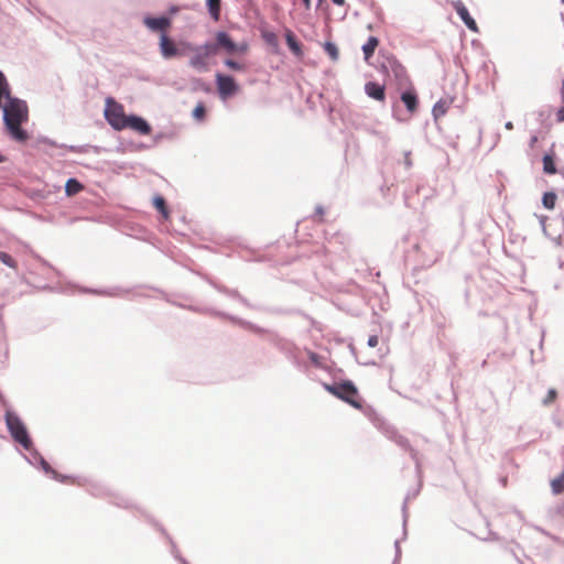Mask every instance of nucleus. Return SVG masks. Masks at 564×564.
Listing matches in <instances>:
<instances>
[{"label":"nucleus","mask_w":564,"mask_h":564,"mask_svg":"<svg viewBox=\"0 0 564 564\" xmlns=\"http://www.w3.org/2000/svg\"><path fill=\"white\" fill-rule=\"evenodd\" d=\"M205 59L206 57L202 54V52L196 50L195 54L189 58L188 64L191 67L204 72L207 69V63Z\"/></svg>","instance_id":"nucleus-30"},{"label":"nucleus","mask_w":564,"mask_h":564,"mask_svg":"<svg viewBox=\"0 0 564 564\" xmlns=\"http://www.w3.org/2000/svg\"><path fill=\"white\" fill-rule=\"evenodd\" d=\"M205 6L210 18L218 21L221 11V0H205Z\"/></svg>","instance_id":"nucleus-29"},{"label":"nucleus","mask_w":564,"mask_h":564,"mask_svg":"<svg viewBox=\"0 0 564 564\" xmlns=\"http://www.w3.org/2000/svg\"><path fill=\"white\" fill-rule=\"evenodd\" d=\"M324 51L332 58V61H337L339 57L338 47L334 42L326 41L324 43Z\"/></svg>","instance_id":"nucleus-40"},{"label":"nucleus","mask_w":564,"mask_h":564,"mask_svg":"<svg viewBox=\"0 0 564 564\" xmlns=\"http://www.w3.org/2000/svg\"><path fill=\"white\" fill-rule=\"evenodd\" d=\"M3 126L9 137L19 142L24 143L29 139V132L22 127V123L10 122L8 115L3 118Z\"/></svg>","instance_id":"nucleus-12"},{"label":"nucleus","mask_w":564,"mask_h":564,"mask_svg":"<svg viewBox=\"0 0 564 564\" xmlns=\"http://www.w3.org/2000/svg\"><path fill=\"white\" fill-rule=\"evenodd\" d=\"M372 133L377 137H380L382 139L383 142H387L388 141V138L386 135H383L381 132L379 131H376L373 130Z\"/></svg>","instance_id":"nucleus-63"},{"label":"nucleus","mask_w":564,"mask_h":564,"mask_svg":"<svg viewBox=\"0 0 564 564\" xmlns=\"http://www.w3.org/2000/svg\"><path fill=\"white\" fill-rule=\"evenodd\" d=\"M259 308L258 310H262L269 314H273V315H291V314H294L296 311L295 310H292V308H282V307H260L258 306Z\"/></svg>","instance_id":"nucleus-41"},{"label":"nucleus","mask_w":564,"mask_h":564,"mask_svg":"<svg viewBox=\"0 0 564 564\" xmlns=\"http://www.w3.org/2000/svg\"><path fill=\"white\" fill-rule=\"evenodd\" d=\"M384 435L387 436V438L394 443L397 436H399L400 433L394 427L389 426L384 430Z\"/></svg>","instance_id":"nucleus-51"},{"label":"nucleus","mask_w":564,"mask_h":564,"mask_svg":"<svg viewBox=\"0 0 564 564\" xmlns=\"http://www.w3.org/2000/svg\"><path fill=\"white\" fill-rule=\"evenodd\" d=\"M379 338L377 335H370L367 340V345L371 348L378 345Z\"/></svg>","instance_id":"nucleus-56"},{"label":"nucleus","mask_w":564,"mask_h":564,"mask_svg":"<svg viewBox=\"0 0 564 564\" xmlns=\"http://www.w3.org/2000/svg\"><path fill=\"white\" fill-rule=\"evenodd\" d=\"M323 388L329 392L330 394H333L334 397H336V393L338 391V382H333V383H326L324 382L323 383Z\"/></svg>","instance_id":"nucleus-52"},{"label":"nucleus","mask_w":564,"mask_h":564,"mask_svg":"<svg viewBox=\"0 0 564 564\" xmlns=\"http://www.w3.org/2000/svg\"><path fill=\"white\" fill-rule=\"evenodd\" d=\"M148 521L158 530L160 531L167 540V542L171 545V554L172 556L180 563V564H188L187 560L183 557L177 549L176 543L172 539V536L166 532V530L152 517H148Z\"/></svg>","instance_id":"nucleus-17"},{"label":"nucleus","mask_w":564,"mask_h":564,"mask_svg":"<svg viewBox=\"0 0 564 564\" xmlns=\"http://www.w3.org/2000/svg\"><path fill=\"white\" fill-rule=\"evenodd\" d=\"M215 40L217 42L218 50L221 48L228 54H236V42L227 31H217Z\"/></svg>","instance_id":"nucleus-21"},{"label":"nucleus","mask_w":564,"mask_h":564,"mask_svg":"<svg viewBox=\"0 0 564 564\" xmlns=\"http://www.w3.org/2000/svg\"><path fill=\"white\" fill-rule=\"evenodd\" d=\"M284 39H285V44L289 47V50L292 52V54L296 58H300V59L303 58V56H304L303 46H302L301 42L299 41V39L296 37V35L294 34V32L290 29H286L284 32Z\"/></svg>","instance_id":"nucleus-22"},{"label":"nucleus","mask_w":564,"mask_h":564,"mask_svg":"<svg viewBox=\"0 0 564 564\" xmlns=\"http://www.w3.org/2000/svg\"><path fill=\"white\" fill-rule=\"evenodd\" d=\"M11 94V87L4 73L0 69V107H2V99L9 97Z\"/></svg>","instance_id":"nucleus-33"},{"label":"nucleus","mask_w":564,"mask_h":564,"mask_svg":"<svg viewBox=\"0 0 564 564\" xmlns=\"http://www.w3.org/2000/svg\"><path fill=\"white\" fill-rule=\"evenodd\" d=\"M555 117L557 122L564 121V101L563 105L556 110Z\"/></svg>","instance_id":"nucleus-55"},{"label":"nucleus","mask_w":564,"mask_h":564,"mask_svg":"<svg viewBox=\"0 0 564 564\" xmlns=\"http://www.w3.org/2000/svg\"><path fill=\"white\" fill-rule=\"evenodd\" d=\"M104 115L106 121L113 130L121 131L124 129L128 115L124 113L123 106L116 101L112 97H108L106 99Z\"/></svg>","instance_id":"nucleus-4"},{"label":"nucleus","mask_w":564,"mask_h":564,"mask_svg":"<svg viewBox=\"0 0 564 564\" xmlns=\"http://www.w3.org/2000/svg\"><path fill=\"white\" fill-rule=\"evenodd\" d=\"M207 58L215 55L218 52L217 42H205L204 44L196 47Z\"/></svg>","instance_id":"nucleus-35"},{"label":"nucleus","mask_w":564,"mask_h":564,"mask_svg":"<svg viewBox=\"0 0 564 564\" xmlns=\"http://www.w3.org/2000/svg\"><path fill=\"white\" fill-rule=\"evenodd\" d=\"M542 163L545 174L553 175L557 172L553 153H545L542 158Z\"/></svg>","instance_id":"nucleus-31"},{"label":"nucleus","mask_w":564,"mask_h":564,"mask_svg":"<svg viewBox=\"0 0 564 564\" xmlns=\"http://www.w3.org/2000/svg\"><path fill=\"white\" fill-rule=\"evenodd\" d=\"M388 57H389V52L381 50L379 52L378 59H377L378 64L376 65L377 69L384 76L389 75Z\"/></svg>","instance_id":"nucleus-32"},{"label":"nucleus","mask_w":564,"mask_h":564,"mask_svg":"<svg viewBox=\"0 0 564 564\" xmlns=\"http://www.w3.org/2000/svg\"><path fill=\"white\" fill-rule=\"evenodd\" d=\"M45 475L50 476L52 479L58 481V482H66L68 479H70L72 477L68 476V475H63V474H59L58 471H56L53 467H52V471H46Z\"/></svg>","instance_id":"nucleus-45"},{"label":"nucleus","mask_w":564,"mask_h":564,"mask_svg":"<svg viewBox=\"0 0 564 564\" xmlns=\"http://www.w3.org/2000/svg\"><path fill=\"white\" fill-rule=\"evenodd\" d=\"M557 395V392L555 389H549L546 397L543 399V404L549 405L551 404Z\"/></svg>","instance_id":"nucleus-50"},{"label":"nucleus","mask_w":564,"mask_h":564,"mask_svg":"<svg viewBox=\"0 0 564 564\" xmlns=\"http://www.w3.org/2000/svg\"><path fill=\"white\" fill-rule=\"evenodd\" d=\"M416 490V488L414 489H411L406 492V496L404 498V501L402 503V516H403V535L405 536L406 534V531H405V524H406V520H408V502L410 499L412 498H415L416 496H413V492Z\"/></svg>","instance_id":"nucleus-37"},{"label":"nucleus","mask_w":564,"mask_h":564,"mask_svg":"<svg viewBox=\"0 0 564 564\" xmlns=\"http://www.w3.org/2000/svg\"><path fill=\"white\" fill-rule=\"evenodd\" d=\"M365 94L373 100L384 101L386 86L384 84H379L378 82H367L365 84Z\"/></svg>","instance_id":"nucleus-23"},{"label":"nucleus","mask_w":564,"mask_h":564,"mask_svg":"<svg viewBox=\"0 0 564 564\" xmlns=\"http://www.w3.org/2000/svg\"><path fill=\"white\" fill-rule=\"evenodd\" d=\"M28 454H22L23 458L33 467L40 468L45 474L52 471V466L41 455V453L34 447V444L30 449H25Z\"/></svg>","instance_id":"nucleus-13"},{"label":"nucleus","mask_w":564,"mask_h":564,"mask_svg":"<svg viewBox=\"0 0 564 564\" xmlns=\"http://www.w3.org/2000/svg\"><path fill=\"white\" fill-rule=\"evenodd\" d=\"M206 106L203 101L197 102V105L192 110V118L196 121H203L206 118Z\"/></svg>","instance_id":"nucleus-36"},{"label":"nucleus","mask_w":564,"mask_h":564,"mask_svg":"<svg viewBox=\"0 0 564 564\" xmlns=\"http://www.w3.org/2000/svg\"><path fill=\"white\" fill-rule=\"evenodd\" d=\"M268 341L273 345L281 354L285 356L295 367L301 368L302 364L300 361V349L299 347L290 339L282 337L276 332L270 333V337Z\"/></svg>","instance_id":"nucleus-3"},{"label":"nucleus","mask_w":564,"mask_h":564,"mask_svg":"<svg viewBox=\"0 0 564 564\" xmlns=\"http://www.w3.org/2000/svg\"><path fill=\"white\" fill-rule=\"evenodd\" d=\"M400 99L403 102L405 109L410 113H413L417 110L419 97H417L415 88L412 85H410L406 89H404L401 93Z\"/></svg>","instance_id":"nucleus-20"},{"label":"nucleus","mask_w":564,"mask_h":564,"mask_svg":"<svg viewBox=\"0 0 564 564\" xmlns=\"http://www.w3.org/2000/svg\"><path fill=\"white\" fill-rule=\"evenodd\" d=\"M202 278L210 285L213 286L215 290H217L219 293L221 294H225L227 296H229L230 299H234V300H237L239 303H241L243 306L248 307V308H259L257 305H253L252 303H250L248 301L247 297H245L243 295H241L239 293L238 290L236 289H229L227 288L226 285L221 284V283H218L217 281H215L214 279H212L210 276L204 274L202 275Z\"/></svg>","instance_id":"nucleus-8"},{"label":"nucleus","mask_w":564,"mask_h":564,"mask_svg":"<svg viewBox=\"0 0 564 564\" xmlns=\"http://www.w3.org/2000/svg\"><path fill=\"white\" fill-rule=\"evenodd\" d=\"M486 527L488 529L487 535L486 536H481L480 539L482 541H498L499 540V535L496 532H494L492 530L489 529L490 523H489V521L487 519H486Z\"/></svg>","instance_id":"nucleus-49"},{"label":"nucleus","mask_w":564,"mask_h":564,"mask_svg":"<svg viewBox=\"0 0 564 564\" xmlns=\"http://www.w3.org/2000/svg\"><path fill=\"white\" fill-rule=\"evenodd\" d=\"M315 213L319 216L324 215L325 210H324V207L322 205H317L315 207Z\"/></svg>","instance_id":"nucleus-62"},{"label":"nucleus","mask_w":564,"mask_h":564,"mask_svg":"<svg viewBox=\"0 0 564 564\" xmlns=\"http://www.w3.org/2000/svg\"><path fill=\"white\" fill-rule=\"evenodd\" d=\"M451 102H452V99L446 100V99L441 98L440 100H437L434 104V106L432 108V116L435 121H437L438 118L443 117L446 113Z\"/></svg>","instance_id":"nucleus-28"},{"label":"nucleus","mask_w":564,"mask_h":564,"mask_svg":"<svg viewBox=\"0 0 564 564\" xmlns=\"http://www.w3.org/2000/svg\"><path fill=\"white\" fill-rule=\"evenodd\" d=\"M152 205L165 220L169 219L170 210L167 207L166 199L162 195H160V194L154 195L152 198Z\"/></svg>","instance_id":"nucleus-26"},{"label":"nucleus","mask_w":564,"mask_h":564,"mask_svg":"<svg viewBox=\"0 0 564 564\" xmlns=\"http://www.w3.org/2000/svg\"><path fill=\"white\" fill-rule=\"evenodd\" d=\"M410 155H411V151H406L404 152V160H403V163L405 165L406 169H410L412 166V161L410 159Z\"/></svg>","instance_id":"nucleus-58"},{"label":"nucleus","mask_w":564,"mask_h":564,"mask_svg":"<svg viewBox=\"0 0 564 564\" xmlns=\"http://www.w3.org/2000/svg\"><path fill=\"white\" fill-rule=\"evenodd\" d=\"M551 488L555 495L564 492V471L551 480Z\"/></svg>","instance_id":"nucleus-38"},{"label":"nucleus","mask_w":564,"mask_h":564,"mask_svg":"<svg viewBox=\"0 0 564 564\" xmlns=\"http://www.w3.org/2000/svg\"><path fill=\"white\" fill-rule=\"evenodd\" d=\"M408 452L410 453V456H411L412 460L414 462L415 475L417 478L416 490L413 492V496H417L421 491L422 484H423L422 463H421L420 454L415 448L412 447Z\"/></svg>","instance_id":"nucleus-24"},{"label":"nucleus","mask_w":564,"mask_h":564,"mask_svg":"<svg viewBox=\"0 0 564 564\" xmlns=\"http://www.w3.org/2000/svg\"><path fill=\"white\" fill-rule=\"evenodd\" d=\"M453 8L469 31L478 32V25L463 1L457 0L453 2Z\"/></svg>","instance_id":"nucleus-16"},{"label":"nucleus","mask_w":564,"mask_h":564,"mask_svg":"<svg viewBox=\"0 0 564 564\" xmlns=\"http://www.w3.org/2000/svg\"><path fill=\"white\" fill-rule=\"evenodd\" d=\"M159 48L161 55L165 59L176 57L181 54V51L177 47L175 41L169 36L167 32H162L160 35Z\"/></svg>","instance_id":"nucleus-10"},{"label":"nucleus","mask_w":564,"mask_h":564,"mask_svg":"<svg viewBox=\"0 0 564 564\" xmlns=\"http://www.w3.org/2000/svg\"><path fill=\"white\" fill-rule=\"evenodd\" d=\"M131 129L142 135H148L152 131L151 124L141 116L135 113L128 115L127 122L124 124V129Z\"/></svg>","instance_id":"nucleus-14"},{"label":"nucleus","mask_w":564,"mask_h":564,"mask_svg":"<svg viewBox=\"0 0 564 564\" xmlns=\"http://www.w3.org/2000/svg\"><path fill=\"white\" fill-rule=\"evenodd\" d=\"M509 551V553L513 556V558L519 563V564H522L523 561L521 560V557L517 554L516 550L513 547H508L507 549Z\"/></svg>","instance_id":"nucleus-59"},{"label":"nucleus","mask_w":564,"mask_h":564,"mask_svg":"<svg viewBox=\"0 0 564 564\" xmlns=\"http://www.w3.org/2000/svg\"><path fill=\"white\" fill-rule=\"evenodd\" d=\"M336 398L355 409L359 410L362 408V401L359 397L358 389L356 384L349 379H345L338 382V391L336 393Z\"/></svg>","instance_id":"nucleus-5"},{"label":"nucleus","mask_w":564,"mask_h":564,"mask_svg":"<svg viewBox=\"0 0 564 564\" xmlns=\"http://www.w3.org/2000/svg\"><path fill=\"white\" fill-rule=\"evenodd\" d=\"M84 188V185L82 182H79L77 178L75 177H69L67 178L66 183H65V186H64V189H65V194L66 196L70 197V196H74L76 194H78L82 189Z\"/></svg>","instance_id":"nucleus-27"},{"label":"nucleus","mask_w":564,"mask_h":564,"mask_svg":"<svg viewBox=\"0 0 564 564\" xmlns=\"http://www.w3.org/2000/svg\"><path fill=\"white\" fill-rule=\"evenodd\" d=\"M36 144H46V145H50V147H53V148H58V145L61 143H57L56 141H54L53 139H51L48 137L39 135L36 138Z\"/></svg>","instance_id":"nucleus-47"},{"label":"nucleus","mask_w":564,"mask_h":564,"mask_svg":"<svg viewBox=\"0 0 564 564\" xmlns=\"http://www.w3.org/2000/svg\"><path fill=\"white\" fill-rule=\"evenodd\" d=\"M263 41L273 48V52H278L279 50V41L278 36L274 32H263L262 33Z\"/></svg>","instance_id":"nucleus-39"},{"label":"nucleus","mask_w":564,"mask_h":564,"mask_svg":"<svg viewBox=\"0 0 564 564\" xmlns=\"http://www.w3.org/2000/svg\"><path fill=\"white\" fill-rule=\"evenodd\" d=\"M307 355H308L311 362L314 366L321 367V356L318 354H316L315 351H312V350H307Z\"/></svg>","instance_id":"nucleus-53"},{"label":"nucleus","mask_w":564,"mask_h":564,"mask_svg":"<svg viewBox=\"0 0 564 564\" xmlns=\"http://www.w3.org/2000/svg\"><path fill=\"white\" fill-rule=\"evenodd\" d=\"M167 11L170 14H176L180 11V8L175 4H171Z\"/></svg>","instance_id":"nucleus-61"},{"label":"nucleus","mask_w":564,"mask_h":564,"mask_svg":"<svg viewBox=\"0 0 564 564\" xmlns=\"http://www.w3.org/2000/svg\"><path fill=\"white\" fill-rule=\"evenodd\" d=\"M4 99L6 102H2V107H0L2 110V119L8 115L10 122H26L29 119V108L26 101L12 95Z\"/></svg>","instance_id":"nucleus-2"},{"label":"nucleus","mask_w":564,"mask_h":564,"mask_svg":"<svg viewBox=\"0 0 564 564\" xmlns=\"http://www.w3.org/2000/svg\"><path fill=\"white\" fill-rule=\"evenodd\" d=\"M379 45V39L375 35H370L365 44L361 46L364 58L369 62L370 57L373 56L377 46Z\"/></svg>","instance_id":"nucleus-25"},{"label":"nucleus","mask_w":564,"mask_h":564,"mask_svg":"<svg viewBox=\"0 0 564 564\" xmlns=\"http://www.w3.org/2000/svg\"><path fill=\"white\" fill-rule=\"evenodd\" d=\"M248 50V44L246 42L243 43H236V53H245Z\"/></svg>","instance_id":"nucleus-57"},{"label":"nucleus","mask_w":564,"mask_h":564,"mask_svg":"<svg viewBox=\"0 0 564 564\" xmlns=\"http://www.w3.org/2000/svg\"><path fill=\"white\" fill-rule=\"evenodd\" d=\"M394 443H395L400 448H402V449H404V451H406V452H408L410 448H412V446H411V444H410L409 440H408L405 436L401 435V434H400L399 436H397V438H395Z\"/></svg>","instance_id":"nucleus-46"},{"label":"nucleus","mask_w":564,"mask_h":564,"mask_svg":"<svg viewBox=\"0 0 564 564\" xmlns=\"http://www.w3.org/2000/svg\"><path fill=\"white\" fill-rule=\"evenodd\" d=\"M556 193L554 191H547L543 193L542 205L544 208L552 210L556 204Z\"/></svg>","instance_id":"nucleus-34"},{"label":"nucleus","mask_w":564,"mask_h":564,"mask_svg":"<svg viewBox=\"0 0 564 564\" xmlns=\"http://www.w3.org/2000/svg\"><path fill=\"white\" fill-rule=\"evenodd\" d=\"M215 85L217 88L218 96L221 100H227L230 97L235 96L239 89L240 86L234 78V76L229 74H223L220 72H217L215 74Z\"/></svg>","instance_id":"nucleus-7"},{"label":"nucleus","mask_w":564,"mask_h":564,"mask_svg":"<svg viewBox=\"0 0 564 564\" xmlns=\"http://www.w3.org/2000/svg\"><path fill=\"white\" fill-rule=\"evenodd\" d=\"M547 217L546 216H540L539 217V221H540V225L542 227V230L544 234H546V228H545V221H546Z\"/></svg>","instance_id":"nucleus-60"},{"label":"nucleus","mask_w":564,"mask_h":564,"mask_svg":"<svg viewBox=\"0 0 564 564\" xmlns=\"http://www.w3.org/2000/svg\"><path fill=\"white\" fill-rule=\"evenodd\" d=\"M0 261L9 268H15V265H17V262L13 259V257L10 253L4 252V251H0Z\"/></svg>","instance_id":"nucleus-44"},{"label":"nucleus","mask_w":564,"mask_h":564,"mask_svg":"<svg viewBox=\"0 0 564 564\" xmlns=\"http://www.w3.org/2000/svg\"><path fill=\"white\" fill-rule=\"evenodd\" d=\"M165 300L169 303H172L173 305H176V306L182 307V308H186V310H188L191 312H194V313L208 314L210 316L220 317V318H224V319H227V316H228V313L219 311V310H216V308H213V307H203V306H196V305H187L186 306V305H183L181 303H176L174 301H171L166 295H165Z\"/></svg>","instance_id":"nucleus-19"},{"label":"nucleus","mask_w":564,"mask_h":564,"mask_svg":"<svg viewBox=\"0 0 564 564\" xmlns=\"http://www.w3.org/2000/svg\"><path fill=\"white\" fill-rule=\"evenodd\" d=\"M388 68L389 75L392 74L399 85H404L410 82L405 67L391 53H389L388 57Z\"/></svg>","instance_id":"nucleus-11"},{"label":"nucleus","mask_w":564,"mask_h":564,"mask_svg":"<svg viewBox=\"0 0 564 564\" xmlns=\"http://www.w3.org/2000/svg\"><path fill=\"white\" fill-rule=\"evenodd\" d=\"M143 24L152 32H167V29L172 25V18L170 15H145L143 18Z\"/></svg>","instance_id":"nucleus-9"},{"label":"nucleus","mask_w":564,"mask_h":564,"mask_svg":"<svg viewBox=\"0 0 564 564\" xmlns=\"http://www.w3.org/2000/svg\"><path fill=\"white\" fill-rule=\"evenodd\" d=\"M83 293L108 296V297H123L131 292V289L122 286H111L107 289L82 288Z\"/></svg>","instance_id":"nucleus-15"},{"label":"nucleus","mask_w":564,"mask_h":564,"mask_svg":"<svg viewBox=\"0 0 564 564\" xmlns=\"http://www.w3.org/2000/svg\"><path fill=\"white\" fill-rule=\"evenodd\" d=\"M350 241V238L349 236H347L346 234H343V232H334L332 235V238L329 239V243L332 242H338L340 245H343L344 247H346Z\"/></svg>","instance_id":"nucleus-43"},{"label":"nucleus","mask_w":564,"mask_h":564,"mask_svg":"<svg viewBox=\"0 0 564 564\" xmlns=\"http://www.w3.org/2000/svg\"><path fill=\"white\" fill-rule=\"evenodd\" d=\"M6 427L14 443L23 449H30L33 445L31 434L20 415L11 409L4 413Z\"/></svg>","instance_id":"nucleus-1"},{"label":"nucleus","mask_w":564,"mask_h":564,"mask_svg":"<svg viewBox=\"0 0 564 564\" xmlns=\"http://www.w3.org/2000/svg\"><path fill=\"white\" fill-rule=\"evenodd\" d=\"M90 492H91V495L98 496V497L109 496L111 505H113V506H116L118 508H123V509L135 508L147 519H148V517H150L149 514L145 513L144 510L138 508L130 498L124 497V496L119 495V494H110L109 490L106 487H104V486L94 485V486H91Z\"/></svg>","instance_id":"nucleus-6"},{"label":"nucleus","mask_w":564,"mask_h":564,"mask_svg":"<svg viewBox=\"0 0 564 564\" xmlns=\"http://www.w3.org/2000/svg\"><path fill=\"white\" fill-rule=\"evenodd\" d=\"M58 149H65L69 152L74 153H86L89 149V144H83V145H67L65 143H61L58 145Z\"/></svg>","instance_id":"nucleus-42"},{"label":"nucleus","mask_w":564,"mask_h":564,"mask_svg":"<svg viewBox=\"0 0 564 564\" xmlns=\"http://www.w3.org/2000/svg\"><path fill=\"white\" fill-rule=\"evenodd\" d=\"M227 319L230 321L231 323L245 328V329H248L250 332H253L254 334H258V335H267V339L270 337V333H274V330H270V329H267V328H263L252 322H249L247 319H243V318H240L236 315H231L228 313V316H227Z\"/></svg>","instance_id":"nucleus-18"},{"label":"nucleus","mask_w":564,"mask_h":564,"mask_svg":"<svg viewBox=\"0 0 564 564\" xmlns=\"http://www.w3.org/2000/svg\"><path fill=\"white\" fill-rule=\"evenodd\" d=\"M394 551H395V554H394V560H393L392 564H400L401 547H400V541L399 540L394 541Z\"/></svg>","instance_id":"nucleus-54"},{"label":"nucleus","mask_w":564,"mask_h":564,"mask_svg":"<svg viewBox=\"0 0 564 564\" xmlns=\"http://www.w3.org/2000/svg\"><path fill=\"white\" fill-rule=\"evenodd\" d=\"M224 65L232 70H242L243 65L232 58H226Z\"/></svg>","instance_id":"nucleus-48"},{"label":"nucleus","mask_w":564,"mask_h":564,"mask_svg":"<svg viewBox=\"0 0 564 564\" xmlns=\"http://www.w3.org/2000/svg\"><path fill=\"white\" fill-rule=\"evenodd\" d=\"M302 3L305 7V9L310 10L311 9V4H312V0H302Z\"/></svg>","instance_id":"nucleus-64"}]
</instances>
